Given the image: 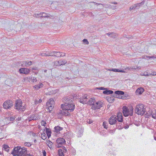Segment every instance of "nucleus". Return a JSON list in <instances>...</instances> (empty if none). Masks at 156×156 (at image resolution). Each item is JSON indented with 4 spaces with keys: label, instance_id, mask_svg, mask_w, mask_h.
<instances>
[{
    "label": "nucleus",
    "instance_id": "f257e3e1",
    "mask_svg": "<svg viewBox=\"0 0 156 156\" xmlns=\"http://www.w3.org/2000/svg\"><path fill=\"white\" fill-rule=\"evenodd\" d=\"M79 101L83 104L88 103L92 105V108L94 109H98L103 106V103L101 101L96 102L94 99L90 98L88 100L86 95H84L79 99Z\"/></svg>",
    "mask_w": 156,
    "mask_h": 156
},
{
    "label": "nucleus",
    "instance_id": "f03ea898",
    "mask_svg": "<svg viewBox=\"0 0 156 156\" xmlns=\"http://www.w3.org/2000/svg\"><path fill=\"white\" fill-rule=\"evenodd\" d=\"M145 107L143 104H138L136 106L135 112L138 115H142L145 112Z\"/></svg>",
    "mask_w": 156,
    "mask_h": 156
},
{
    "label": "nucleus",
    "instance_id": "7ed1b4c3",
    "mask_svg": "<svg viewBox=\"0 0 156 156\" xmlns=\"http://www.w3.org/2000/svg\"><path fill=\"white\" fill-rule=\"evenodd\" d=\"M63 104H62L61 105V107L62 108H65V107L68 108V105H70L71 103L73 102V101L72 98L69 97H65L62 99Z\"/></svg>",
    "mask_w": 156,
    "mask_h": 156
},
{
    "label": "nucleus",
    "instance_id": "20e7f679",
    "mask_svg": "<svg viewBox=\"0 0 156 156\" xmlns=\"http://www.w3.org/2000/svg\"><path fill=\"white\" fill-rule=\"evenodd\" d=\"M22 104V102L21 100H16L14 104L15 108L20 111L23 112L25 110L26 107L25 106H23Z\"/></svg>",
    "mask_w": 156,
    "mask_h": 156
},
{
    "label": "nucleus",
    "instance_id": "39448f33",
    "mask_svg": "<svg viewBox=\"0 0 156 156\" xmlns=\"http://www.w3.org/2000/svg\"><path fill=\"white\" fill-rule=\"evenodd\" d=\"M122 112L124 115L127 117L129 115L130 116L133 115V107H130L129 109H128L126 106H124L122 107Z\"/></svg>",
    "mask_w": 156,
    "mask_h": 156
},
{
    "label": "nucleus",
    "instance_id": "423d86ee",
    "mask_svg": "<svg viewBox=\"0 0 156 156\" xmlns=\"http://www.w3.org/2000/svg\"><path fill=\"white\" fill-rule=\"evenodd\" d=\"M55 102L52 98H50L46 103V106L47 107V110L49 112L52 110L54 106Z\"/></svg>",
    "mask_w": 156,
    "mask_h": 156
},
{
    "label": "nucleus",
    "instance_id": "0eeeda50",
    "mask_svg": "<svg viewBox=\"0 0 156 156\" xmlns=\"http://www.w3.org/2000/svg\"><path fill=\"white\" fill-rule=\"evenodd\" d=\"M124 92L122 91L118 90L115 91L114 94V97H115L119 98H121L123 99H126L127 98L126 96H124Z\"/></svg>",
    "mask_w": 156,
    "mask_h": 156
},
{
    "label": "nucleus",
    "instance_id": "6e6552de",
    "mask_svg": "<svg viewBox=\"0 0 156 156\" xmlns=\"http://www.w3.org/2000/svg\"><path fill=\"white\" fill-rule=\"evenodd\" d=\"M13 102L10 100H8L5 102L3 105V108L6 109H9L13 105Z\"/></svg>",
    "mask_w": 156,
    "mask_h": 156
},
{
    "label": "nucleus",
    "instance_id": "1a4fd4ad",
    "mask_svg": "<svg viewBox=\"0 0 156 156\" xmlns=\"http://www.w3.org/2000/svg\"><path fill=\"white\" fill-rule=\"evenodd\" d=\"M57 144L55 145L58 147H60L62 146L65 144L66 141L63 138L60 137L58 138L56 140Z\"/></svg>",
    "mask_w": 156,
    "mask_h": 156
},
{
    "label": "nucleus",
    "instance_id": "9d476101",
    "mask_svg": "<svg viewBox=\"0 0 156 156\" xmlns=\"http://www.w3.org/2000/svg\"><path fill=\"white\" fill-rule=\"evenodd\" d=\"M117 117L116 115L111 116L109 119L108 122L111 125H116L117 124Z\"/></svg>",
    "mask_w": 156,
    "mask_h": 156
},
{
    "label": "nucleus",
    "instance_id": "9b49d317",
    "mask_svg": "<svg viewBox=\"0 0 156 156\" xmlns=\"http://www.w3.org/2000/svg\"><path fill=\"white\" fill-rule=\"evenodd\" d=\"M22 148H21L18 147H15L14 148L13 151L12 153V154L13 155V156L17 155L18 156V153L19 152H20L22 151Z\"/></svg>",
    "mask_w": 156,
    "mask_h": 156
},
{
    "label": "nucleus",
    "instance_id": "f8f14e48",
    "mask_svg": "<svg viewBox=\"0 0 156 156\" xmlns=\"http://www.w3.org/2000/svg\"><path fill=\"white\" fill-rule=\"evenodd\" d=\"M68 106L69 107H68V108L65 107V109H66L67 110L69 111V112H72L74 111L75 108V105L74 102L71 103L70 105H68Z\"/></svg>",
    "mask_w": 156,
    "mask_h": 156
},
{
    "label": "nucleus",
    "instance_id": "ddd939ff",
    "mask_svg": "<svg viewBox=\"0 0 156 156\" xmlns=\"http://www.w3.org/2000/svg\"><path fill=\"white\" fill-rule=\"evenodd\" d=\"M21 148H22V150L21 151L19 152L18 156H25L27 153V149L24 147Z\"/></svg>",
    "mask_w": 156,
    "mask_h": 156
},
{
    "label": "nucleus",
    "instance_id": "4468645a",
    "mask_svg": "<svg viewBox=\"0 0 156 156\" xmlns=\"http://www.w3.org/2000/svg\"><path fill=\"white\" fill-rule=\"evenodd\" d=\"M30 70L27 68H22L19 70V72L20 73L27 74L29 73Z\"/></svg>",
    "mask_w": 156,
    "mask_h": 156
},
{
    "label": "nucleus",
    "instance_id": "2eb2a0df",
    "mask_svg": "<svg viewBox=\"0 0 156 156\" xmlns=\"http://www.w3.org/2000/svg\"><path fill=\"white\" fill-rule=\"evenodd\" d=\"M144 91V89L143 88L139 87L136 90L135 93L136 95H140Z\"/></svg>",
    "mask_w": 156,
    "mask_h": 156
},
{
    "label": "nucleus",
    "instance_id": "dca6fc26",
    "mask_svg": "<svg viewBox=\"0 0 156 156\" xmlns=\"http://www.w3.org/2000/svg\"><path fill=\"white\" fill-rule=\"evenodd\" d=\"M117 119L118 122H122L123 121L122 116L121 113H118Z\"/></svg>",
    "mask_w": 156,
    "mask_h": 156
},
{
    "label": "nucleus",
    "instance_id": "f3484780",
    "mask_svg": "<svg viewBox=\"0 0 156 156\" xmlns=\"http://www.w3.org/2000/svg\"><path fill=\"white\" fill-rule=\"evenodd\" d=\"M40 14L41 15L40 18H49L50 17V15H49V14L44 12H41L40 13Z\"/></svg>",
    "mask_w": 156,
    "mask_h": 156
},
{
    "label": "nucleus",
    "instance_id": "a211bd4d",
    "mask_svg": "<svg viewBox=\"0 0 156 156\" xmlns=\"http://www.w3.org/2000/svg\"><path fill=\"white\" fill-rule=\"evenodd\" d=\"M63 129L62 127H60L59 126H57L55 127V132L57 133H59L60 130H62Z\"/></svg>",
    "mask_w": 156,
    "mask_h": 156
},
{
    "label": "nucleus",
    "instance_id": "6ab92c4d",
    "mask_svg": "<svg viewBox=\"0 0 156 156\" xmlns=\"http://www.w3.org/2000/svg\"><path fill=\"white\" fill-rule=\"evenodd\" d=\"M141 68V67H137V66H134L133 67H127V68L126 69H127L129 70H133V69H140Z\"/></svg>",
    "mask_w": 156,
    "mask_h": 156
},
{
    "label": "nucleus",
    "instance_id": "aec40b11",
    "mask_svg": "<svg viewBox=\"0 0 156 156\" xmlns=\"http://www.w3.org/2000/svg\"><path fill=\"white\" fill-rule=\"evenodd\" d=\"M113 93V91L111 90H104L103 91V93L105 94H112Z\"/></svg>",
    "mask_w": 156,
    "mask_h": 156
},
{
    "label": "nucleus",
    "instance_id": "412c9836",
    "mask_svg": "<svg viewBox=\"0 0 156 156\" xmlns=\"http://www.w3.org/2000/svg\"><path fill=\"white\" fill-rule=\"evenodd\" d=\"M51 65H52L53 67H55V66H59L60 65L59 64L58 61H57L53 62H51Z\"/></svg>",
    "mask_w": 156,
    "mask_h": 156
},
{
    "label": "nucleus",
    "instance_id": "4be33fe9",
    "mask_svg": "<svg viewBox=\"0 0 156 156\" xmlns=\"http://www.w3.org/2000/svg\"><path fill=\"white\" fill-rule=\"evenodd\" d=\"M3 150L5 151L8 152L9 151L10 147L7 145L4 144L3 146Z\"/></svg>",
    "mask_w": 156,
    "mask_h": 156
},
{
    "label": "nucleus",
    "instance_id": "5701e85b",
    "mask_svg": "<svg viewBox=\"0 0 156 156\" xmlns=\"http://www.w3.org/2000/svg\"><path fill=\"white\" fill-rule=\"evenodd\" d=\"M124 125H122V124H121V125H119V124H117L116 125H115V127H114V129H115L117 128L118 129H122L123 128H124Z\"/></svg>",
    "mask_w": 156,
    "mask_h": 156
},
{
    "label": "nucleus",
    "instance_id": "b1692460",
    "mask_svg": "<svg viewBox=\"0 0 156 156\" xmlns=\"http://www.w3.org/2000/svg\"><path fill=\"white\" fill-rule=\"evenodd\" d=\"M69 112V111H68L66 110V109H64L63 116H69L70 115Z\"/></svg>",
    "mask_w": 156,
    "mask_h": 156
},
{
    "label": "nucleus",
    "instance_id": "393cba45",
    "mask_svg": "<svg viewBox=\"0 0 156 156\" xmlns=\"http://www.w3.org/2000/svg\"><path fill=\"white\" fill-rule=\"evenodd\" d=\"M59 64L60 65V66L61 65H64L67 62L66 61V60H62L61 59L58 61Z\"/></svg>",
    "mask_w": 156,
    "mask_h": 156
},
{
    "label": "nucleus",
    "instance_id": "a878e982",
    "mask_svg": "<svg viewBox=\"0 0 156 156\" xmlns=\"http://www.w3.org/2000/svg\"><path fill=\"white\" fill-rule=\"evenodd\" d=\"M46 133H47V136L49 138L51 136V132L50 130H49L48 128H46Z\"/></svg>",
    "mask_w": 156,
    "mask_h": 156
},
{
    "label": "nucleus",
    "instance_id": "bb28decb",
    "mask_svg": "<svg viewBox=\"0 0 156 156\" xmlns=\"http://www.w3.org/2000/svg\"><path fill=\"white\" fill-rule=\"evenodd\" d=\"M63 152H62V149H59L58 150V154L59 156H64V154H63Z\"/></svg>",
    "mask_w": 156,
    "mask_h": 156
},
{
    "label": "nucleus",
    "instance_id": "cd10ccee",
    "mask_svg": "<svg viewBox=\"0 0 156 156\" xmlns=\"http://www.w3.org/2000/svg\"><path fill=\"white\" fill-rule=\"evenodd\" d=\"M144 2H142L140 3H137L136 4H135L136 6H137V9H139L141 6L144 5Z\"/></svg>",
    "mask_w": 156,
    "mask_h": 156
},
{
    "label": "nucleus",
    "instance_id": "c85d7f7f",
    "mask_svg": "<svg viewBox=\"0 0 156 156\" xmlns=\"http://www.w3.org/2000/svg\"><path fill=\"white\" fill-rule=\"evenodd\" d=\"M103 126L105 129H107L108 128V125L106 122L104 121L103 123Z\"/></svg>",
    "mask_w": 156,
    "mask_h": 156
},
{
    "label": "nucleus",
    "instance_id": "c756f323",
    "mask_svg": "<svg viewBox=\"0 0 156 156\" xmlns=\"http://www.w3.org/2000/svg\"><path fill=\"white\" fill-rule=\"evenodd\" d=\"M41 138L43 140H45L47 138V136L46 134L43 133H41Z\"/></svg>",
    "mask_w": 156,
    "mask_h": 156
},
{
    "label": "nucleus",
    "instance_id": "7c9ffc66",
    "mask_svg": "<svg viewBox=\"0 0 156 156\" xmlns=\"http://www.w3.org/2000/svg\"><path fill=\"white\" fill-rule=\"evenodd\" d=\"M54 52H55V54H54L55 56L57 57H61L60 52H57V51H54Z\"/></svg>",
    "mask_w": 156,
    "mask_h": 156
},
{
    "label": "nucleus",
    "instance_id": "2f4dec72",
    "mask_svg": "<svg viewBox=\"0 0 156 156\" xmlns=\"http://www.w3.org/2000/svg\"><path fill=\"white\" fill-rule=\"evenodd\" d=\"M152 117L154 119H156V109L154 110L152 112Z\"/></svg>",
    "mask_w": 156,
    "mask_h": 156
},
{
    "label": "nucleus",
    "instance_id": "473e14b6",
    "mask_svg": "<svg viewBox=\"0 0 156 156\" xmlns=\"http://www.w3.org/2000/svg\"><path fill=\"white\" fill-rule=\"evenodd\" d=\"M36 119V117L35 116L31 115L30 116L29 118V121H30L33 120H34Z\"/></svg>",
    "mask_w": 156,
    "mask_h": 156
},
{
    "label": "nucleus",
    "instance_id": "72a5a7b5",
    "mask_svg": "<svg viewBox=\"0 0 156 156\" xmlns=\"http://www.w3.org/2000/svg\"><path fill=\"white\" fill-rule=\"evenodd\" d=\"M48 56H54L55 52L54 51H52L50 52H48Z\"/></svg>",
    "mask_w": 156,
    "mask_h": 156
},
{
    "label": "nucleus",
    "instance_id": "f704fd0d",
    "mask_svg": "<svg viewBox=\"0 0 156 156\" xmlns=\"http://www.w3.org/2000/svg\"><path fill=\"white\" fill-rule=\"evenodd\" d=\"M64 109H65L64 108H62V110H60L58 112V115H59L61 116H63V111H64Z\"/></svg>",
    "mask_w": 156,
    "mask_h": 156
},
{
    "label": "nucleus",
    "instance_id": "c9c22d12",
    "mask_svg": "<svg viewBox=\"0 0 156 156\" xmlns=\"http://www.w3.org/2000/svg\"><path fill=\"white\" fill-rule=\"evenodd\" d=\"M137 6H136L135 5H134L130 6L129 8V10L131 11L132 9H137Z\"/></svg>",
    "mask_w": 156,
    "mask_h": 156
},
{
    "label": "nucleus",
    "instance_id": "e433bc0d",
    "mask_svg": "<svg viewBox=\"0 0 156 156\" xmlns=\"http://www.w3.org/2000/svg\"><path fill=\"white\" fill-rule=\"evenodd\" d=\"M117 34L116 33H111L110 37L115 38L116 37Z\"/></svg>",
    "mask_w": 156,
    "mask_h": 156
},
{
    "label": "nucleus",
    "instance_id": "4c0bfd02",
    "mask_svg": "<svg viewBox=\"0 0 156 156\" xmlns=\"http://www.w3.org/2000/svg\"><path fill=\"white\" fill-rule=\"evenodd\" d=\"M42 101V100L40 99L39 100H38L37 99L35 101V104L36 105H37L38 103H41Z\"/></svg>",
    "mask_w": 156,
    "mask_h": 156
},
{
    "label": "nucleus",
    "instance_id": "58836bf2",
    "mask_svg": "<svg viewBox=\"0 0 156 156\" xmlns=\"http://www.w3.org/2000/svg\"><path fill=\"white\" fill-rule=\"evenodd\" d=\"M25 63L26 66H30L32 65V62L31 61H30L29 62H28L27 61H25Z\"/></svg>",
    "mask_w": 156,
    "mask_h": 156
},
{
    "label": "nucleus",
    "instance_id": "ea45409f",
    "mask_svg": "<svg viewBox=\"0 0 156 156\" xmlns=\"http://www.w3.org/2000/svg\"><path fill=\"white\" fill-rule=\"evenodd\" d=\"M41 15L40 14V13H35L34 14V16L36 18H39V17H40Z\"/></svg>",
    "mask_w": 156,
    "mask_h": 156
},
{
    "label": "nucleus",
    "instance_id": "a19ab883",
    "mask_svg": "<svg viewBox=\"0 0 156 156\" xmlns=\"http://www.w3.org/2000/svg\"><path fill=\"white\" fill-rule=\"evenodd\" d=\"M30 80H31V81L33 82H36L37 81L36 78L35 77H31V79L30 78Z\"/></svg>",
    "mask_w": 156,
    "mask_h": 156
},
{
    "label": "nucleus",
    "instance_id": "79ce46f5",
    "mask_svg": "<svg viewBox=\"0 0 156 156\" xmlns=\"http://www.w3.org/2000/svg\"><path fill=\"white\" fill-rule=\"evenodd\" d=\"M31 145L30 143L28 142H26L24 144V146L27 147H30L31 146Z\"/></svg>",
    "mask_w": 156,
    "mask_h": 156
},
{
    "label": "nucleus",
    "instance_id": "37998d69",
    "mask_svg": "<svg viewBox=\"0 0 156 156\" xmlns=\"http://www.w3.org/2000/svg\"><path fill=\"white\" fill-rule=\"evenodd\" d=\"M152 112L151 111H149L148 112L146 113V115L148 116H150L151 115H152Z\"/></svg>",
    "mask_w": 156,
    "mask_h": 156
},
{
    "label": "nucleus",
    "instance_id": "c03bdc74",
    "mask_svg": "<svg viewBox=\"0 0 156 156\" xmlns=\"http://www.w3.org/2000/svg\"><path fill=\"white\" fill-rule=\"evenodd\" d=\"M46 123L45 121L43 120L41 122V125L42 126H45L46 125Z\"/></svg>",
    "mask_w": 156,
    "mask_h": 156
},
{
    "label": "nucleus",
    "instance_id": "a18cd8bd",
    "mask_svg": "<svg viewBox=\"0 0 156 156\" xmlns=\"http://www.w3.org/2000/svg\"><path fill=\"white\" fill-rule=\"evenodd\" d=\"M62 149H63V151L62 152H63L64 153H66L67 151L66 148L64 146H62Z\"/></svg>",
    "mask_w": 156,
    "mask_h": 156
},
{
    "label": "nucleus",
    "instance_id": "49530a36",
    "mask_svg": "<svg viewBox=\"0 0 156 156\" xmlns=\"http://www.w3.org/2000/svg\"><path fill=\"white\" fill-rule=\"evenodd\" d=\"M83 42L85 43L86 44H89V42L86 39H84L83 40Z\"/></svg>",
    "mask_w": 156,
    "mask_h": 156
},
{
    "label": "nucleus",
    "instance_id": "de8ad7c7",
    "mask_svg": "<svg viewBox=\"0 0 156 156\" xmlns=\"http://www.w3.org/2000/svg\"><path fill=\"white\" fill-rule=\"evenodd\" d=\"M90 2L94 3L96 5H101L102 6V7H103L104 6H105V5L104 4H102L97 3H96L94 2Z\"/></svg>",
    "mask_w": 156,
    "mask_h": 156
},
{
    "label": "nucleus",
    "instance_id": "09e8293b",
    "mask_svg": "<svg viewBox=\"0 0 156 156\" xmlns=\"http://www.w3.org/2000/svg\"><path fill=\"white\" fill-rule=\"evenodd\" d=\"M96 89L100 90H105V89L103 87H97L96 88Z\"/></svg>",
    "mask_w": 156,
    "mask_h": 156
},
{
    "label": "nucleus",
    "instance_id": "8fccbe9b",
    "mask_svg": "<svg viewBox=\"0 0 156 156\" xmlns=\"http://www.w3.org/2000/svg\"><path fill=\"white\" fill-rule=\"evenodd\" d=\"M34 88L36 89H38L40 88L39 86L38 85H36L34 86Z\"/></svg>",
    "mask_w": 156,
    "mask_h": 156
},
{
    "label": "nucleus",
    "instance_id": "3c124183",
    "mask_svg": "<svg viewBox=\"0 0 156 156\" xmlns=\"http://www.w3.org/2000/svg\"><path fill=\"white\" fill-rule=\"evenodd\" d=\"M144 58L146 59H147L148 58L150 59L151 58V56H144Z\"/></svg>",
    "mask_w": 156,
    "mask_h": 156
},
{
    "label": "nucleus",
    "instance_id": "603ef678",
    "mask_svg": "<svg viewBox=\"0 0 156 156\" xmlns=\"http://www.w3.org/2000/svg\"><path fill=\"white\" fill-rule=\"evenodd\" d=\"M110 70L115 72H117V69H110Z\"/></svg>",
    "mask_w": 156,
    "mask_h": 156
},
{
    "label": "nucleus",
    "instance_id": "864d4df0",
    "mask_svg": "<svg viewBox=\"0 0 156 156\" xmlns=\"http://www.w3.org/2000/svg\"><path fill=\"white\" fill-rule=\"evenodd\" d=\"M150 75H151L152 76H155L156 75V72H154L151 73L150 74Z\"/></svg>",
    "mask_w": 156,
    "mask_h": 156
},
{
    "label": "nucleus",
    "instance_id": "5fc2aeb1",
    "mask_svg": "<svg viewBox=\"0 0 156 156\" xmlns=\"http://www.w3.org/2000/svg\"><path fill=\"white\" fill-rule=\"evenodd\" d=\"M141 75L144 76H149L150 75V74H148L147 73H144L143 74Z\"/></svg>",
    "mask_w": 156,
    "mask_h": 156
},
{
    "label": "nucleus",
    "instance_id": "6e6d98bb",
    "mask_svg": "<svg viewBox=\"0 0 156 156\" xmlns=\"http://www.w3.org/2000/svg\"><path fill=\"white\" fill-rule=\"evenodd\" d=\"M88 15L90 16H94V15L93 14L92 12H88Z\"/></svg>",
    "mask_w": 156,
    "mask_h": 156
},
{
    "label": "nucleus",
    "instance_id": "4d7b16f0",
    "mask_svg": "<svg viewBox=\"0 0 156 156\" xmlns=\"http://www.w3.org/2000/svg\"><path fill=\"white\" fill-rule=\"evenodd\" d=\"M38 85L39 86V87L40 88L41 87H43L44 85L42 83H40Z\"/></svg>",
    "mask_w": 156,
    "mask_h": 156
},
{
    "label": "nucleus",
    "instance_id": "13d9d810",
    "mask_svg": "<svg viewBox=\"0 0 156 156\" xmlns=\"http://www.w3.org/2000/svg\"><path fill=\"white\" fill-rule=\"evenodd\" d=\"M43 156H46V153L45 150H43Z\"/></svg>",
    "mask_w": 156,
    "mask_h": 156
},
{
    "label": "nucleus",
    "instance_id": "bf43d9fd",
    "mask_svg": "<svg viewBox=\"0 0 156 156\" xmlns=\"http://www.w3.org/2000/svg\"><path fill=\"white\" fill-rule=\"evenodd\" d=\"M48 53H43L41 54V55L43 56H48Z\"/></svg>",
    "mask_w": 156,
    "mask_h": 156
},
{
    "label": "nucleus",
    "instance_id": "052dcab7",
    "mask_svg": "<svg viewBox=\"0 0 156 156\" xmlns=\"http://www.w3.org/2000/svg\"><path fill=\"white\" fill-rule=\"evenodd\" d=\"M129 127V126L128 125H126V126H124V128L125 129H128Z\"/></svg>",
    "mask_w": 156,
    "mask_h": 156
},
{
    "label": "nucleus",
    "instance_id": "680f3d73",
    "mask_svg": "<svg viewBox=\"0 0 156 156\" xmlns=\"http://www.w3.org/2000/svg\"><path fill=\"white\" fill-rule=\"evenodd\" d=\"M9 119V120L11 121H12L14 120V119L12 117H10Z\"/></svg>",
    "mask_w": 156,
    "mask_h": 156
},
{
    "label": "nucleus",
    "instance_id": "e2e57ef3",
    "mask_svg": "<svg viewBox=\"0 0 156 156\" xmlns=\"http://www.w3.org/2000/svg\"><path fill=\"white\" fill-rule=\"evenodd\" d=\"M65 53H64L61 52V54H60L61 56H64L65 55Z\"/></svg>",
    "mask_w": 156,
    "mask_h": 156
},
{
    "label": "nucleus",
    "instance_id": "0e129e2a",
    "mask_svg": "<svg viewBox=\"0 0 156 156\" xmlns=\"http://www.w3.org/2000/svg\"><path fill=\"white\" fill-rule=\"evenodd\" d=\"M105 133V131L104 130L102 131L101 132V135H104L105 134H104L103 133Z\"/></svg>",
    "mask_w": 156,
    "mask_h": 156
},
{
    "label": "nucleus",
    "instance_id": "69168bd1",
    "mask_svg": "<svg viewBox=\"0 0 156 156\" xmlns=\"http://www.w3.org/2000/svg\"><path fill=\"white\" fill-rule=\"evenodd\" d=\"M111 3L112 4H117V2H111Z\"/></svg>",
    "mask_w": 156,
    "mask_h": 156
},
{
    "label": "nucleus",
    "instance_id": "338daca9",
    "mask_svg": "<svg viewBox=\"0 0 156 156\" xmlns=\"http://www.w3.org/2000/svg\"><path fill=\"white\" fill-rule=\"evenodd\" d=\"M87 122H89L90 124L92 122V121L91 120H89V122L87 121Z\"/></svg>",
    "mask_w": 156,
    "mask_h": 156
},
{
    "label": "nucleus",
    "instance_id": "774afa93",
    "mask_svg": "<svg viewBox=\"0 0 156 156\" xmlns=\"http://www.w3.org/2000/svg\"><path fill=\"white\" fill-rule=\"evenodd\" d=\"M151 58H156V55H155L154 56H151Z\"/></svg>",
    "mask_w": 156,
    "mask_h": 156
}]
</instances>
